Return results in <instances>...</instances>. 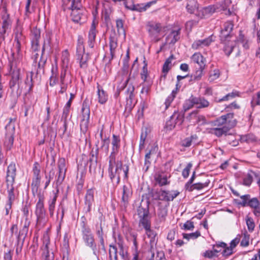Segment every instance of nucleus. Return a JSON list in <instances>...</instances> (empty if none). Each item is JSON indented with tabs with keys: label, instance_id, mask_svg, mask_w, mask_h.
I'll list each match as a JSON object with an SVG mask.
<instances>
[{
	"label": "nucleus",
	"instance_id": "obj_63",
	"mask_svg": "<svg viewBox=\"0 0 260 260\" xmlns=\"http://www.w3.org/2000/svg\"><path fill=\"white\" fill-rule=\"evenodd\" d=\"M109 140L108 139H104L102 141V148L106 153H108L109 151Z\"/></svg>",
	"mask_w": 260,
	"mask_h": 260
},
{
	"label": "nucleus",
	"instance_id": "obj_55",
	"mask_svg": "<svg viewBox=\"0 0 260 260\" xmlns=\"http://www.w3.org/2000/svg\"><path fill=\"white\" fill-rule=\"evenodd\" d=\"M250 195L246 194L241 197V202L239 203V205L243 207L248 206Z\"/></svg>",
	"mask_w": 260,
	"mask_h": 260
},
{
	"label": "nucleus",
	"instance_id": "obj_60",
	"mask_svg": "<svg viewBox=\"0 0 260 260\" xmlns=\"http://www.w3.org/2000/svg\"><path fill=\"white\" fill-rule=\"evenodd\" d=\"M252 181V177L250 174H247L243 179V184L245 185L249 186Z\"/></svg>",
	"mask_w": 260,
	"mask_h": 260
},
{
	"label": "nucleus",
	"instance_id": "obj_57",
	"mask_svg": "<svg viewBox=\"0 0 260 260\" xmlns=\"http://www.w3.org/2000/svg\"><path fill=\"white\" fill-rule=\"evenodd\" d=\"M168 199L167 201H173L174 199L178 196L179 192L177 190H172L171 191H167Z\"/></svg>",
	"mask_w": 260,
	"mask_h": 260
},
{
	"label": "nucleus",
	"instance_id": "obj_50",
	"mask_svg": "<svg viewBox=\"0 0 260 260\" xmlns=\"http://www.w3.org/2000/svg\"><path fill=\"white\" fill-rule=\"evenodd\" d=\"M238 236L240 237V239L242 238V240L240 243V245L242 246L246 247L249 245V236L248 234L244 233L241 236L240 235H237V236Z\"/></svg>",
	"mask_w": 260,
	"mask_h": 260
},
{
	"label": "nucleus",
	"instance_id": "obj_25",
	"mask_svg": "<svg viewBox=\"0 0 260 260\" xmlns=\"http://www.w3.org/2000/svg\"><path fill=\"white\" fill-rule=\"evenodd\" d=\"M228 127L226 126H222L221 127H216L213 128H211L209 129V133L215 135L217 137H220L222 135L225 134L229 130Z\"/></svg>",
	"mask_w": 260,
	"mask_h": 260
},
{
	"label": "nucleus",
	"instance_id": "obj_35",
	"mask_svg": "<svg viewBox=\"0 0 260 260\" xmlns=\"http://www.w3.org/2000/svg\"><path fill=\"white\" fill-rule=\"evenodd\" d=\"M154 2H150L146 4H140L135 5L133 11H137L138 12H143L146 11L150 7L152 4H154Z\"/></svg>",
	"mask_w": 260,
	"mask_h": 260
},
{
	"label": "nucleus",
	"instance_id": "obj_23",
	"mask_svg": "<svg viewBox=\"0 0 260 260\" xmlns=\"http://www.w3.org/2000/svg\"><path fill=\"white\" fill-rule=\"evenodd\" d=\"M248 206L253 209V213L256 216L260 215L259 202L257 198H250Z\"/></svg>",
	"mask_w": 260,
	"mask_h": 260
},
{
	"label": "nucleus",
	"instance_id": "obj_7",
	"mask_svg": "<svg viewBox=\"0 0 260 260\" xmlns=\"http://www.w3.org/2000/svg\"><path fill=\"white\" fill-rule=\"evenodd\" d=\"M237 124V120L234 118V114L229 113L222 115L213 122V125L217 127L226 126L231 129Z\"/></svg>",
	"mask_w": 260,
	"mask_h": 260
},
{
	"label": "nucleus",
	"instance_id": "obj_14",
	"mask_svg": "<svg viewBox=\"0 0 260 260\" xmlns=\"http://www.w3.org/2000/svg\"><path fill=\"white\" fill-rule=\"evenodd\" d=\"M183 122L182 117L178 113L174 112L171 116L170 119L166 123V126L171 129L175 127L176 125H180Z\"/></svg>",
	"mask_w": 260,
	"mask_h": 260
},
{
	"label": "nucleus",
	"instance_id": "obj_33",
	"mask_svg": "<svg viewBox=\"0 0 260 260\" xmlns=\"http://www.w3.org/2000/svg\"><path fill=\"white\" fill-rule=\"evenodd\" d=\"M186 10L189 13H194L198 9V4L196 1L190 0L187 1L186 6Z\"/></svg>",
	"mask_w": 260,
	"mask_h": 260
},
{
	"label": "nucleus",
	"instance_id": "obj_36",
	"mask_svg": "<svg viewBox=\"0 0 260 260\" xmlns=\"http://www.w3.org/2000/svg\"><path fill=\"white\" fill-rule=\"evenodd\" d=\"M57 197V193L53 192V196L49 201V211L51 215L53 214Z\"/></svg>",
	"mask_w": 260,
	"mask_h": 260
},
{
	"label": "nucleus",
	"instance_id": "obj_26",
	"mask_svg": "<svg viewBox=\"0 0 260 260\" xmlns=\"http://www.w3.org/2000/svg\"><path fill=\"white\" fill-rule=\"evenodd\" d=\"M121 79V81L119 83L117 86V92L115 93V98H117L119 94L120 91L122 90L126 86L128 81V78L126 75H124L122 78L120 77H117V80Z\"/></svg>",
	"mask_w": 260,
	"mask_h": 260
},
{
	"label": "nucleus",
	"instance_id": "obj_46",
	"mask_svg": "<svg viewBox=\"0 0 260 260\" xmlns=\"http://www.w3.org/2000/svg\"><path fill=\"white\" fill-rule=\"evenodd\" d=\"M176 90H173L172 91L171 94L168 96L165 101L166 109H167L169 107L171 103L172 102L175 97L176 96Z\"/></svg>",
	"mask_w": 260,
	"mask_h": 260
},
{
	"label": "nucleus",
	"instance_id": "obj_39",
	"mask_svg": "<svg viewBox=\"0 0 260 260\" xmlns=\"http://www.w3.org/2000/svg\"><path fill=\"white\" fill-rule=\"evenodd\" d=\"M195 97L191 96L188 100H186L184 104L183 108L186 111L191 108L193 105H196Z\"/></svg>",
	"mask_w": 260,
	"mask_h": 260
},
{
	"label": "nucleus",
	"instance_id": "obj_17",
	"mask_svg": "<svg viewBox=\"0 0 260 260\" xmlns=\"http://www.w3.org/2000/svg\"><path fill=\"white\" fill-rule=\"evenodd\" d=\"M83 238L87 246L92 248L93 250L95 248L94 239L89 229H84L83 231Z\"/></svg>",
	"mask_w": 260,
	"mask_h": 260
},
{
	"label": "nucleus",
	"instance_id": "obj_18",
	"mask_svg": "<svg viewBox=\"0 0 260 260\" xmlns=\"http://www.w3.org/2000/svg\"><path fill=\"white\" fill-rule=\"evenodd\" d=\"M96 23L93 21L88 36V46L90 48H93L95 44V39L96 36Z\"/></svg>",
	"mask_w": 260,
	"mask_h": 260
},
{
	"label": "nucleus",
	"instance_id": "obj_1",
	"mask_svg": "<svg viewBox=\"0 0 260 260\" xmlns=\"http://www.w3.org/2000/svg\"><path fill=\"white\" fill-rule=\"evenodd\" d=\"M61 70L58 78V71L57 64H53L51 69V75L50 77L49 85L54 86L59 83V93H63L67 89L68 85L71 83V76L68 72L70 62V54L67 50L62 51L61 57Z\"/></svg>",
	"mask_w": 260,
	"mask_h": 260
},
{
	"label": "nucleus",
	"instance_id": "obj_19",
	"mask_svg": "<svg viewBox=\"0 0 260 260\" xmlns=\"http://www.w3.org/2000/svg\"><path fill=\"white\" fill-rule=\"evenodd\" d=\"M58 181H62L66 176V160L64 158H60L59 159L58 162Z\"/></svg>",
	"mask_w": 260,
	"mask_h": 260
},
{
	"label": "nucleus",
	"instance_id": "obj_59",
	"mask_svg": "<svg viewBox=\"0 0 260 260\" xmlns=\"http://www.w3.org/2000/svg\"><path fill=\"white\" fill-rule=\"evenodd\" d=\"M192 167V164L189 162L182 171V174L184 178H186L188 177L190 170Z\"/></svg>",
	"mask_w": 260,
	"mask_h": 260
},
{
	"label": "nucleus",
	"instance_id": "obj_22",
	"mask_svg": "<svg viewBox=\"0 0 260 260\" xmlns=\"http://www.w3.org/2000/svg\"><path fill=\"white\" fill-rule=\"evenodd\" d=\"M191 61L197 63L201 70H203L205 65V59L200 53H194L191 57Z\"/></svg>",
	"mask_w": 260,
	"mask_h": 260
},
{
	"label": "nucleus",
	"instance_id": "obj_30",
	"mask_svg": "<svg viewBox=\"0 0 260 260\" xmlns=\"http://www.w3.org/2000/svg\"><path fill=\"white\" fill-rule=\"evenodd\" d=\"M112 152L111 153L110 155H114L116 153L118 152V149L120 146V138L119 137L116 136L115 135H113L112 136Z\"/></svg>",
	"mask_w": 260,
	"mask_h": 260
},
{
	"label": "nucleus",
	"instance_id": "obj_24",
	"mask_svg": "<svg viewBox=\"0 0 260 260\" xmlns=\"http://www.w3.org/2000/svg\"><path fill=\"white\" fill-rule=\"evenodd\" d=\"M97 94L98 96V102L101 104L106 103L108 99V95L106 92L104 91L103 88L99 85L97 86Z\"/></svg>",
	"mask_w": 260,
	"mask_h": 260
},
{
	"label": "nucleus",
	"instance_id": "obj_52",
	"mask_svg": "<svg viewBox=\"0 0 260 260\" xmlns=\"http://www.w3.org/2000/svg\"><path fill=\"white\" fill-rule=\"evenodd\" d=\"M143 62H144V66L143 67L142 71L141 73V76L142 79L144 81H146L147 76H148V71H147V63L145 59L143 61Z\"/></svg>",
	"mask_w": 260,
	"mask_h": 260
},
{
	"label": "nucleus",
	"instance_id": "obj_42",
	"mask_svg": "<svg viewBox=\"0 0 260 260\" xmlns=\"http://www.w3.org/2000/svg\"><path fill=\"white\" fill-rule=\"evenodd\" d=\"M173 59V56L169 57L165 61L162 68V72L167 73L171 68L172 60Z\"/></svg>",
	"mask_w": 260,
	"mask_h": 260
},
{
	"label": "nucleus",
	"instance_id": "obj_31",
	"mask_svg": "<svg viewBox=\"0 0 260 260\" xmlns=\"http://www.w3.org/2000/svg\"><path fill=\"white\" fill-rule=\"evenodd\" d=\"M154 178L156 182L160 186L165 185L168 183L167 176L163 173L156 174Z\"/></svg>",
	"mask_w": 260,
	"mask_h": 260
},
{
	"label": "nucleus",
	"instance_id": "obj_12",
	"mask_svg": "<svg viewBox=\"0 0 260 260\" xmlns=\"http://www.w3.org/2000/svg\"><path fill=\"white\" fill-rule=\"evenodd\" d=\"M138 214L140 218V226H142L143 228H150V221L148 210L139 207L138 209Z\"/></svg>",
	"mask_w": 260,
	"mask_h": 260
},
{
	"label": "nucleus",
	"instance_id": "obj_64",
	"mask_svg": "<svg viewBox=\"0 0 260 260\" xmlns=\"http://www.w3.org/2000/svg\"><path fill=\"white\" fill-rule=\"evenodd\" d=\"M124 5L127 9L133 10L135 6L133 0H125Z\"/></svg>",
	"mask_w": 260,
	"mask_h": 260
},
{
	"label": "nucleus",
	"instance_id": "obj_28",
	"mask_svg": "<svg viewBox=\"0 0 260 260\" xmlns=\"http://www.w3.org/2000/svg\"><path fill=\"white\" fill-rule=\"evenodd\" d=\"M234 24L232 21H227L224 23L223 28L221 30V35L225 38L230 35L233 28Z\"/></svg>",
	"mask_w": 260,
	"mask_h": 260
},
{
	"label": "nucleus",
	"instance_id": "obj_56",
	"mask_svg": "<svg viewBox=\"0 0 260 260\" xmlns=\"http://www.w3.org/2000/svg\"><path fill=\"white\" fill-rule=\"evenodd\" d=\"M200 236V233L199 231H196L194 233L190 234H183V238L188 240L190 239H196Z\"/></svg>",
	"mask_w": 260,
	"mask_h": 260
},
{
	"label": "nucleus",
	"instance_id": "obj_61",
	"mask_svg": "<svg viewBox=\"0 0 260 260\" xmlns=\"http://www.w3.org/2000/svg\"><path fill=\"white\" fill-rule=\"evenodd\" d=\"M204 256L205 257L209 258H211L217 256L213 249H212V250H209L206 251L204 253Z\"/></svg>",
	"mask_w": 260,
	"mask_h": 260
},
{
	"label": "nucleus",
	"instance_id": "obj_6",
	"mask_svg": "<svg viewBox=\"0 0 260 260\" xmlns=\"http://www.w3.org/2000/svg\"><path fill=\"white\" fill-rule=\"evenodd\" d=\"M39 200L36 205L35 215L37 217V225L44 226L48 221V217L44 206V198L39 195Z\"/></svg>",
	"mask_w": 260,
	"mask_h": 260
},
{
	"label": "nucleus",
	"instance_id": "obj_40",
	"mask_svg": "<svg viewBox=\"0 0 260 260\" xmlns=\"http://www.w3.org/2000/svg\"><path fill=\"white\" fill-rule=\"evenodd\" d=\"M215 8L213 6H209L207 7H205L202 9L203 15L204 17L210 15L215 12Z\"/></svg>",
	"mask_w": 260,
	"mask_h": 260
},
{
	"label": "nucleus",
	"instance_id": "obj_27",
	"mask_svg": "<svg viewBox=\"0 0 260 260\" xmlns=\"http://www.w3.org/2000/svg\"><path fill=\"white\" fill-rule=\"evenodd\" d=\"M110 59H112L115 54V49L117 47V39L115 36H110Z\"/></svg>",
	"mask_w": 260,
	"mask_h": 260
},
{
	"label": "nucleus",
	"instance_id": "obj_45",
	"mask_svg": "<svg viewBox=\"0 0 260 260\" xmlns=\"http://www.w3.org/2000/svg\"><path fill=\"white\" fill-rule=\"evenodd\" d=\"M34 61L37 63L38 62V67H41L43 66L45 62V59H43L42 55L39 58V54L38 53H35L33 55Z\"/></svg>",
	"mask_w": 260,
	"mask_h": 260
},
{
	"label": "nucleus",
	"instance_id": "obj_16",
	"mask_svg": "<svg viewBox=\"0 0 260 260\" xmlns=\"http://www.w3.org/2000/svg\"><path fill=\"white\" fill-rule=\"evenodd\" d=\"M213 41L212 36H211L204 40H198L192 44V48L195 50L201 49L207 47Z\"/></svg>",
	"mask_w": 260,
	"mask_h": 260
},
{
	"label": "nucleus",
	"instance_id": "obj_49",
	"mask_svg": "<svg viewBox=\"0 0 260 260\" xmlns=\"http://www.w3.org/2000/svg\"><path fill=\"white\" fill-rule=\"evenodd\" d=\"M89 160L90 163L89 165V172L91 173H95L97 166V160L96 159L94 160V155H92Z\"/></svg>",
	"mask_w": 260,
	"mask_h": 260
},
{
	"label": "nucleus",
	"instance_id": "obj_41",
	"mask_svg": "<svg viewBox=\"0 0 260 260\" xmlns=\"http://www.w3.org/2000/svg\"><path fill=\"white\" fill-rule=\"evenodd\" d=\"M116 22L118 34L119 35H123L125 36V32L123 28V21L121 19H117Z\"/></svg>",
	"mask_w": 260,
	"mask_h": 260
},
{
	"label": "nucleus",
	"instance_id": "obj_4",
	"mask_svg": "<svg viewBox=\"0 0 260 260\" xmlns=\"http://www.w3.org/2000/svg\"><path fill=\"white\" fill-rule=\"evenodd\" d=\"M63 4L67 8L71 9L72 10L71 17L73 21L79 22L82 16L83 10L81 0H63Z\"/></svg>",
	"mask_w": 260,
	"mask_h": 260
},
{
	"label": "nucleus",
	"instance_id": "obj_58",
	"mask_svg": "<svg viewBox=\"0 0 260 260\" xmlns=\"http://www.w3.org/2000/svg\"><path fill=\"white\" fill-rule=\"evenodd\" d=\"M158 216L161 219L164 220L167 215V209L166 207L160 208L158 211Z\"/></svg>",
	"mask_w": 260,
	"mask_h": 260
},
{
	"label": "nucleus",
	"instance_id": "obj_8",
	"mask_svg": "<svg viewBox=\"0 0 260 260\" xmlns=\"http://www.w3.org/2000/svg\"><path fill=\"white\" fill-rule=\"evenodd\" d=\"M15 119H10L9 123L6 126V133L4 145L8 150L11 149L13 145L14 135L15 133Z\"/></svg>",
	"mask_w": 260,
	"mask_h": 260
},
{
	"label": "nucleus",
	"instance_id": "obj_2",
	"mask_svg": "<svg viewBox=\"0 0 260 260\" xmlns=\"http://www.w3.org/2000/svg\"><path fill=\"white\" fill-rule=\"evenodd\" d=\"M128 167L122 166L121 161L115 160V156L109 157L108 172L109 176L113 184L117 185L120 182V175L122 174L125 178H127Z\"/></svg>",
	"mask_w": 260,
	"mask_h": 260
},
{
	"label": "nucleus",
	"instance_id": "obj_20",
	"mask_svg": "<svg viewBox=\"0 0 260 260\" xmlns=\"http://www.w3.org/2000/svg\"><path fill=\"white\" fill-rule=\"evenodd\" d=\"M180 38V29L172 30L167 37L166 42L169 44H175Z\"/></svg>",
	"mask_w": 260,
	"mask_h": 260
},
{
	"label": "nucleus",
	"instance_id": "obj_34",
	"mask_svg": "<svg viewBox=\"0 0 260 260\" xmlns=\"http://www.w3.org/2000/svg\"><path fill=\"white\" fill-rule=\"evenodd\" d=\"M196 105L197 108H203L209 106V102L203 98H196Z\"/></svg>",
	"mask_w": 260,
	"mask_h": 260
},
{
	"label": "nucleus",
	"instance_id": "obj_38",
	"mask_svg": "<svg viewBox=\"0 0 260 260\" xmlns=\"http://www.w3.org/2000/svg\"><path fill=\"white\" fill-rule=\"evenodd\" d=\"M83 53H85L83 39L82 38H79L77 46V55H80Z\"/></svg>",
	"mask_w": 260,
	"mask_h": 260
},
{
	"label": "nucleus",
	"instance_id": "obj_62",
	"mask_svg": "<svg viewBox=\"0 0 260 260\" xmlns=\"http://www.w3.org/2000/svg\"><path fill=\"white\" fill-rule=\"evenodd\" d=\"M129 59V50H128L127 51L126 56L123 61V68H124V70H127V69L128 68Z\"/></svg>",
	"mask_w": 260,
	"mask_h": 260
},
{
	"label": "nucleus",
	"instance_id": "obj_53",
	"mask_svg": "<svg viewBox=\"0 0 260 260\" xmlns=\"http://www.w3.org/2000/svg\"><path fill=\"white\" fill-rule=\"evenodd\" d=\"M156 194L157 195V199L159 200H165L167 201L168 199V193L167 191L160 190L156 192Z\"/></svg>",
	"mask_w": 260,
	"mask_h": 260
},
{
	"label": "nucleus",
	"instance_id": "obj_11",
	"mask_svg": "<svg viewBox=\"0 0 260 260\" xmlns=\"http://www.w3.org/2000/svg\"><path fill=\"white\" fill-rule=\"evenodd\" d=\"M10 74L11 79L10 81V87L13 88L16 85H19L20 78V69L16 66L15 62H12L10 65Z\"/></svg>",
	"mask_w": 260,
	"mask_h": 260
},
{
	"label": "nucleus",
	"instance_id": "obj_37",
	"mask_svg": "<svg viewBox=\"0 0 260 260\" xmlns=\"http://www.w3.org/2000/svg\"><path fill=\"white\" fill-rule=\"evenodd\" d=\"M220 75V73L218 69L211 70L209 72L208 80L212 82L217 79Z\"/></svg>",
	"mask_w": 260,
	"mask_h": 260
},
{
	"label": "nucleus",
	"instance_id": "obj_32",
	"mask_svg": "<svg viewBox=\"0 0 260 260\" xmlns=\"http://www.w3.org/2000/svg\"><path fill=\"white\" fill-rule=\"evenodd\" d=\"M77 58L80 60V66L82 68H86L87 67V61L89 60V53H83L80 55H77Z\"/></svg>",
	"mask_w": 260,
	"mask_h": 260
},
{
	"label": "nucleus",
	"instance_id": "obj_9",
	"mask_svg": "<svg viewBox=\"0 0 260 260\" xmlns=\"http://www.w3.org/2000/svg\"><path fill=\"white\" fill-rule=\"evenodd\" d=\"M1 18L2 28H0V44L5 40V34L8 29H10L12 24L9 14L5 8H4L2 11Z\"/></svg>",
	"mask_w": 260,
	"mask_h": 260
},
{
	"label": "nucleus",
	"instance_id": "obj_54",
	"mask_svg": "<svg viewBox=\"0 0 260 260\" xmlns=\"http://www.w3.org/2000/svg\"><path fill=\"white\" fill-rule=\"evenodd\" d=\"M196 139V136H192L190 137L186 138L182 141V145L184 147H189L191 144L192 140Z\"/></svg>",
	"mask_w": 260,
	"mask_h": 260
},
{
	"label": "nucleus",
	"instance_id": "obj_5",
	"mask_svg": "<svg viewBox=\"0 0 260 260\" xmlns=\"http://www.w3.org/2000/svg\"><path fill=\"white\" fill-rule=\"evenodd\" d=\"M16 175V167L14 164L9 165L7 169L6 183L8 192V201L12 203L14 200L15 196L13 193L14 187L13 186Z\"/></svg>",
	"mask_w": 260,
	"mask_h": 260
},
{
	"label": "nucleus",
	"instance_id": "obj_47",
	"mask_svg": "<svg viewBox=\"0 0 260 260\" xmlns=\"http://www.w3.org/2000/svg\"><path fill=\"white\" fill-rule=\"evenodd\" d=\"M238 96H239V92L238 91H234L231 93H228L226 95L224 96L222 99H219L218 102H220L222 101H228Z\"/></svg>",
	"mask_w": 260,
	"mask_h": 260
},
{
	"label": "nucleus",
	"instance_id": "obj_51",
	"mask_svg": "<svg viewBox=\"0 0 260 260\" xmlns=\"http://www.w3.org/2000/svg\"><path fill=\"white\" fill-rule=\"evenodd\" d=\"M146 234L147 237L150 239V242H152L155 240V237L156 236V232L153 230V229H145Z\"/></svg>",
	"mask_w": 260,
	"mask_h": 260
},
{
	"label": "nucleus",
	"instance_id": "obj_48",
	"mask_svg": "<svg viewBox=\"0 0 260 260\" xmlns=\"http://www.w3.org/2000/svg\"><path fill=\"white\" fill-rule=\"evenodd\" d=\"M234 45L231 42H228L224 45L223 51L227 56H229L233 51Z\"/></svg>",
	"mask_w": 260,
	"mask_h": 260
},
{
	"label": "nucleus",
	"instance_id": "obj_13",
	"mask_svg": "<svg viewBox=\"0 0 260 260\" xmlns=\"http://www.w3.org/2000/svg\"><path fill=\"white\" fill-rule=\"evenodd\" d=\"M148 31L151 39L157 41L159 39V34L161 31V26L158 23H151L148 25Z\"/></svg>",
	"mask_w": 260,
	"mask_h": 260
},
{
	"label": "nucleus",
	"instance_id": "obj_43",
	"mask_svg": "<svg viewBox=\"0 0 260 260\" xmlns=\"http://www.w3.org/2000/svg\"><path fill=\"white\" fill-rule=\"evenodd\" d=\"M109 257L110 260H117V248L115 246L112 245H110Z\"/></svg>",
	"mask_w": 260,
	"mask_h": 260
},
{
	"label": "nucleus",
	"instance_id": "obj_29",
	"mask_svg": "<svg viewBox=\"0 0 260 260\" xmlns=\"http://www.w3.org/2000/svg\"><path fill=\"white\" fill-rule=\"evenodd\" d=\"M132 195V190L129 187L126 185L123 186L122 201L124 205H125L128 201L129 198Z\"/></svg>",
	"mask_w": 260,
	"mask_h": 260
},
{
	"label": "nucleus",
	"instance_id": "obj_21",
	"mask_svg": "<svg viewBox=\"0 0 260 260\" xmlns=\"http://www.w3.org/2000/svg\"><path fill=\"white\" fill-rule=\"evenodd\" d=\"M93 195L94 191L92 190L89 189L87 190L85 198V203L86 206H87L86 212H90L91 210L92 204L94 201Z\"/></svg>",
	"mask_w": 260,
	"mask_h": 260
},
{
	"label": "nucleus",
	"instance_id": "obj_10",
	"mask_svg": "<svg viewBox=\"0 0 260 260\" xmlns=\"http://www.w3.org/2000/svg\"><path fill=\"white\" fill-rule=\"evenodd\" d=\"M82 119L80 122V128L83 132L87 130L90 117V108L88 103L84 101L81 109Z\"/></svg>",
	"mask_w": 260,
	"mask_h": 260
},
{
	"label": "nucleus",
	"instance_id": "obj_44",
	"mask_svg": "<svg viewBox=\"0 0 260 260\" xmlns=\"http://www.w3.org/2000/svg\"><path fill=\"white\" fill-rule=\"evenodd\" d=\"M50 244V239L49 237L47 235L44 236L43 237V244L42 247V249L43 250V252H45V253H49V245Z\"/></svg>",
	"mask_w": 260,
	"mask_h": 260
},
{
	"label": "nucleus",
	"instance_id": "obj_15",
	"mask_svg": "<svg viewBox=\"0 0 260 260\" xmlns=\"http://www.w3.org/2000/svg\"><path fill=\"white\" fill-rule=\"evenodd\" d=\"M40 172V167L39 163L35 162L32 168L33 179L32 185H34L37 188L40 185L41 182Z\"/></svg>",
	"mask_w": 260,
	"mask_h": 260
},
{
	"label": "nucleus",
	"instance_id": "obj_3",
	"mask_svg": "<svg viewBox=\"0 0 260 260\" xmlns=\"http://www.w3.org/2000/svg\"><path fill=\"white\" fill-rule=\"evenodd\" d=\"M240 238L239 236L233 239L230 243V247H227L226 244L224 242H217L213 245V249L216 256L218 253L222 251V254L224 256H228L233 252V248L239 243Z\"/></svg>",
	"mask_w": 260,
	"mask_h": 260
}]
</instances>
